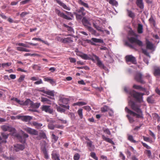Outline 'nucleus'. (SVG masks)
<instances>
[{
    "instance_id": "37",
    "label": "nucleus",
    "mask_w": 160,
    "mask_h": 160,
    "mask_svg": "<svg viewBox=\"0 0 160 160\" xmlns=\"http://www.w3.org/2000/svg\"><path fill=\"white\" fill-rule=\"evenodd\" d=\"M82 108L79 109L77 111V113L80 119H82L83 118L82 114Z\"/></svg>"
},
{
    "instance_id": "4",
    "label": "nucleus",
    "mask_w": 160,
    "mask_h": 160,
    "mask_svg": "<svg viewBox=\"0 0 160 160\" xmlns=\"http://www.w3.org/2000/svg\"><path fill=\"white\" fill-rule=\"evenodd\" d=\"M47 122H48V128L50 130H54L55 128H58L62 129L63 127L62 125L55 124V121L52 119H50L47 120Z\"/></svg>"
},
{
    "instance_id": "56",
    "label": "nucleus",
    "mask_w": 160,
    "mask_h": 160,
    "mask_svg": "<svg viewBox=\"0 0 160 160\" xmlns=\"http://www.w3.org/2000/svg\"><path fill=\"white\" fill-rule=\"evenodd\" d=\"M80 156L78 153L75 154L73 157V159L74 160H78L80 158Z\"/></svg>"
},
{
    "instance_id": "52",
    "label": "nucleus",
    "mask_w": 160,
    "mask_h": 160,
    "mask_svg": "<svg viewBox=\"0 0 160 160\" xmlns=\"http://www.w3.org/2000/svg\"><path fill=\"white\" fill-rule=\"evenodd\" d=\"M11 65V63L10 62H8L6 63H2V68H4L5 67H7L10 66Z\"/></svg>"
},
{
    "instance_id": "17",
    "label": "nucleus",
    "mask_w": 160,
    "mask_h": 160,
    "mask_svg": "<svg viewBox=\"0 0 160 160\" xmlns=\"http://www.w3.org/2000/svg\"><path fill=\"white\" fill-rule=\"evenodd\" d=\"M78 55L80 56L82 59L84 60L91 59L92 61H94V59L92 58V57H90V55H88L86 54L81 53H80L79 54H78Z\"/></svg>"
},
{
    "instance_id": "48",
    "label": "nucleus",
    "mask_w": 160,
    "mask_h": 160,
    "mask_svg": "<svg viewBox=\"0 0 160 160\" xmlns=\"http://www.w3.org/2000/svg\"><path fill=\"white\" fill-rule=\"evenodd\" d=\"M25 75H21L20 77L18 80V81L19 82H22L24 79Z\"/></svg>"
},
{
    "instance_id": "40",
    "label": "nucleus",
    "mask_w": 160,
    "mask_h": 160,
    "mask_svg": "<svg viewBox=\"0 0 160 160\" xmlns=\"http://www.w3.org/2000/svg\"><path fill=\"white\" fill-rule=\"evenodd\" d=\"M153 118L156 119L157 120V121L159 122L160 121V117L158 114L156 113H154L152 114Z\"/></svg>"
},
{
    "instance_id": "28",
    "label": "nucleus",
    "mask_w": 160,
    "mask_h": 160,
    "mask_svg": "<svg viewBox=\"0 0 160 160\" xmlns=\"http://www.w3.org/2000/svg\"><path fill=\"white\" fill-rule=\"evenodd\" d=\"M128 16L132 19H134L135 17V13L131 11L128 9L127 10Z\"/></svg>"
},
{
    "instance_id": "12",
    "label": "nucleus",
    "mask_w": 160,
    "mask_h": 160,
    "mask_svg": "<svg viewBox=\"0 0 160 160\" xmlns=\"http://www.w3.org/2000/svg\"><path fill=\"white\" fill-rule=\"evenodd\" d=\"M55 12L56 14L60 17H62L67 20H71V18L67 16L63 12H61L59 10L55 8Z\"/></svg>"
},
{
    "instance_id": "5",
    "label": "nucleus",
    "mask_w": 160,
    "mask_h": 160,
    "mask_svg": "<svg viewBox=\"0 0 160 160\" xmlns=\"http://www.w3.org/2000/svg\"><path fill=\"white\" fill-rule=\"evenodd\" d=\"M78 13H75L76 18L77 20H81L83 16L86 14V11L83 7H80L76 10Z\"/></svg>"
},
{
    "instance_id": "53",
    "label": "nucleus",
    "mask_w": 160,
    "mask_h": 160,
    "mask_svg": "<svg viewBox=\"0 0 160 160\" xmlns=\"http://www.w3.org/2000/svg\"><path fill=\"white\" fill-rule=\"evenodd\" d=\"M16 137H17L18 139H20V141L21 142H23L25 143V140L24 139L23 141L22 140H21L22 139V137L19 134H17L16 135Z\"/></svg>"
},
{
    "instance_id": "21",
    "label": "nucleus",
    "mask_w": 160,
    "mask_h": 160,
    "mask_svg": "<svg viewBox=\"0 0 160 160\" xmlns=\"http://www.w3.org/2000/svg\"><path fill=\"white\" fill-rule=\"evenodd\" d=\"M73 42V38L71 37H67L63 38L62 43H69Z\"/></svg>"
},
{
    "instance_id": "34",
    "label": "nucleus",
    "mask_w": 160,
    "mask_h": 160,
    "mask_svg": "<svg viewBox=\"0 0 160 160\" xmlns=\"http://www.w3.org/2000/svg\"><path fill=\"white\" fill-rule=\"evenodd\" d=\"M59 4L61 6H62L63 8H64L65 9L68 10H70V8H69L66 5H65L64 3L62 2L61 1L60 2H59Z\"/></svg>"
},
{
    "instance_id": "58",
    "label": "nucleus",
    "mask_w": 160,
    "mask_h": 160,
    "mask_svg": "<svg viewBox=\"0 0 160 160\" xmlns=\"http://www.w3.org/2000/svg\"><path fill=\"white\" fill-rule=\"evenodd\" d=\"M124 91L126 92L127 93L130 95V96L132 97V95L130 93V92L132 91H135L134 90H132L131 89L128 90V89L127 88H124Z\"/></svg>"
},
{
    "instance_id": "3",
    "label": "nucleus",
    "mask_w": 160,
    "mask_h": 160,
    "mask_svg": "<svg viewBox=\"0 0 160 160\" xmlns=\"http://www.w3.org/2000/svg\"><path fill=\"white\" fill-rule=\"evenodd\" d=\"M130 93L132 95V97L138 102H141L142 101V96L145 94L144 93H140L136 91H132Z\"/></svg>"
},
{
    "instance_id": "11",
    "label": "nucleus",
    "mask_w": 160,
    "mask_h": 160,
    "mask_svg": "<svg viewBox=\"0 0 160 160\" xmlns=\"http://www.w3.org/2000/svg\"><path fill=\"white\" fill-rule=\"evenodd\" d=\"M83 25L89 30H92V29L90 26L91 24L89 21L85 17H83L82 21Z\"/></svg>"
},
{
    "instance_id": "32",
    "label": "nucleus",
    "mask_w": 160,
    "mask_h": 160,
    "mask_svg": "<svg viewBox=\"0 0 160 160\" xmlns=\"http://www.w3.org/2000/svg\"><path fill=\"white\" fill-rule=\"evenodd\" d=\"M128 139L131 142L133 143H136L137 142L133 139L132 135L129 134L128 135Z\"/></svg>"
},
{
    "instance_id": "7",
    "label": "nucleus",
    "mask_w": 160,
    "mask_h": 160,
    "mask_svg": "<svg viewBox=\"0 0 160 160\" xmlns=\"http://www.w3.org/2000/svg\"><path fill=\"white\" fill-rule=\"evenodd\" d=\"M85 42L90 43L92 45L96 46L95 43H102L103 42V40L101 39H98L95 38H92L91 40L86 39L84 40Z\"/></svg>"
},
{
    "instance_id": "31",
    "label": "nucleus",
    "mask_w": 160,
    "mask_h": 160,
    "mask_svg": "<svg viewBox=\"0 0 160 160\" xmlns=\"http://www.w3.org/2000/svg\"><path fill=\"white\" fill-rule=\"evenodd\" d=\"M41 102H46V103L48 104H51V101L50 100L46 98L42 97L41 98Z\"/></svg>"
},
{
    "instance_id": "6",
    "label": "nucleus",
    "mask_w": 160,
    "mask_h": 160,
    "mask_svg": "<svg viewBox=\"0 0 160 160\" xmlns=\"http://www.w3.org/2000/svg\"><path fill=\"white\" fill-rule=\"evenodd\" d=\"M134 78L138 82L142 84H145L146 82L143 80L142 75L140 72H138L135 75Z\"/></svg>"
},
{
    "instance_id": "47",
    "label": "nucleus",
    "mask_w": 160,
    "mask_h": 160,
    "mask_svg": "<svg viewBox=\"0 0 160 160\" xmlns=\"http://www.w3.org/2000/svg\"><path fill=\"white\" fill-rule=\"evenodd\" d=\"M154 74L155 75H160V69L157 68L155 69Z\"/></svg>"
},
{
    "instance_id": "1",
    "label": "nucleus",
    "mask_w": 160,
    "mask_h": 160,
    "mask_svg": "<svg viewBox=\"0 0 160 160\" xmlns=\"http://www.w3.org/2000/svg\"><path fill=\"white\" fill-rule=\"evenodd\" d=\"M129 106L135 112L129 109L127 107L125 108V110L126 112L133 117H135L136 118L144 119L143 112L140 108L141 105L138 104L136 102L130 100L128 102Z\"/></svg>"
},
{
    "instance_id": "36",
    "label": "nucleus",
    "mask_w": 160,
    "mask_h": 160,
    "mask_svg": "<svg viewBox=\"0 0 160 160\" xmlns=\"http://www.w3.org/2000/svg\"><path fill=\"white\" fill-rule=\"evenodd\" d=\"M138 32L139 33H142L143 32V27L142 25L140 24H138Z\"/></svg>"
},
{
    "instance_id": "45",
    "label": "nucleus",
    "mask_w": 160,
    "mask_h": 160,
    "mask_svg": "<svg viewBox=\"0 0 160 160\" xmlns=\"http://www.w3.org/2000/svg\"><path fill=\"white\" fill-rule=\"evenodd\" d=\"M109 3L113 6H117L118 5V3L115 0H110Z\"/></svg>"
},
{
    "instance_id": "64",
    "label": "nucleus",
    "mask_w": 160,
    "mask_h": 160,
    "mask_svg": "<svg viewBox=\"0 0 160 160\" xmlns=\"http://www.w3.org/2000/svg\"><path fill=\"white\" fill-rule=\"evenodd\" d=\"M52 138L55 141H57L58 138V136H56L53 134H52Z\"/></svg>"
},
{
    "instance_id": "54",
    "label": "nucleus",
    "mask_w": 160,
    "mask_h": 160,
    "mask_svg": "<svg viewBox=\"0 0 160 160\" xmlns=\"http://www.w3.org/2000/svg\"><path fill=\"white\" fill-rule=\"evenodd\" d=\"M142 52L145 55H146L147 56L150 57V55L149 53L147 52V50L145 49H144L143 48L142 49Z\"/></svg>"
},
{
    "instance_id": "39",
    "label": "nucleus",
    "mask_w": 160,
    "mask_h": 160,
    "mask_svg": "<svg viewBox=\"0 0 160 160\" xmlns=\"http://www.w3.org/2000/svg\"><path fill=\"white\" fill-rule=\"evenodd\" d=\"M32 103V101H31L29 99H27L24 101V105H30L31 106V104Z\"/></svg>"
},
{
    "instance_id": "63",
    "label": "nucleus",
    "mask_w": 160,
    "mask_h": 160,
    "mask_svg": "<svg viewBox=\"0 0 160 160\" xmlns=\"http://www.w3.org/2000/svg\"><path fill=\"white\" fill-rule=\"evenodd\" d=\"M29 14V12H23L20 14V16L22 18L24 17L26 15Z\"/></svg>"
},
{
    "instance_id": "50",
    "label": "nucleus",
    "mask_w": 160,
    "mask_h": 160,
    "mask_svg": "<svg viewBox=\"0 0 160 160\" xmlns=\"http://www.w3.org/2000/svg\"><path fill=\"white\" fill-rule=\"evenodd\" d=\"M149 21L150 23H152L155 26V21L153 18L151 16L149 19Z\"/></svg>"
},
{
    "instance_id": "35",
    "label": "nucleus",
    "mask_w": 160,
    "mask_h": 160,
    "mask_svg": "<svg viewBox=\"0 0 160 160\" xmlns=\"http://www.w3.org/2000/svg\"><path fill=\"white\" fill-rule=\"evenodd\" d=\"M60 101L63 104H67L69 101L68 99L64 98H61L60 99Z\"/></svg>"
},
{
    "instance_id": "27",
    "label": "nucleus",
    "mask_w": 160,
    "mask_h": 160,
    "mask_svg": "<svg viewBox=\"0 0 160 160\" xmlns=\"http://www.w3.org/2000/svg\"><path fill=\"white\" fill-rule=\"evenodd\" d=\"M146 48L147 49L152 50L153 48V44L148 40L146 41Z\"/></svg>"
},
{
    "instance_id": "61",
    "label": "nucleus",
    "mask_w": 160,
    "mask_h": 160,
    "mask_svg": "<svg viewBox=\"0 0 160 160\" xmlns=\"http://www.w3.org/2000/svg\"><path fill=\"white\" fill-rule=\"evenodd\" d=\"M141 143L142 144L143 146L145 147L147 149H149L151 148L148 146L146 143H144L142 142H141Z\"/></svg>"
},
{
    "instance_id": "44",
    "label": "nucleus",
    "mask_w": 160,
    "mask_h": 160,
    "mask_svg": "<svg viewBox=\"0 0 160 160\" xmlns=\"http://www.w3.org/2000/svg\"><path fill=\"white\" fill-rule=\"evenodd\" d=\"M16 46H19L29 48V46L27 44L23 43H16Z\"/></svg>"
},
{
    "instance_id": "41",
    "label": "nucleus",
    "mask_w": 160,
    "mask_h": 160,
    "mask_svg": "<svg viewBox=\"0 0 160 160\" xmlns=\"http://www.w3.org/2000/svg\"><path fill=\"white\" fill-rule=\"evenodd\" d=\"M40 104L39 103H34L32 102V103L31 104V107L33 108H38L40 106Z\"/></svg>"
},
{
    "instance_id": "24",
    "label": "nucleus",
    "mask_w": 160,
    "mask_h": 160,
    "mask_svg": "<svg viewBox=\"0 0 160 160\" xmlns=\"http://www.w3.org/2000/svg\"><path fill=\"white\" fill-rule=\"evenodd\" d=\"M132 88L135 89L142 91H145L146 90L145 88L142 87L140 85H137L136 84H134L132 86Z\"/></svg>"
},
{
    "instance_id": "23",
    "label": "nucleus",
    "mask_w": 160,
    "mask_h": 160,
    "mask_svg": "<svg viewBox=\"0 0 160 160\" xmlns=\"http://www.w3.org/2000/svg\"><path fill=\"white\" fill-rule=\"evenodd\" d=\"M136 4L137 6L141 9L144 8V4L143 0H136Z\"/></svg>"
},
{
    "instance_id": "33",
    "label": "nucleus",
    "mask_w": 160,
    "mask_h": 160,
    "mask_svg": "<svg viewBox=\"0 0 160 160\" xmlns=\"http://www.w3.org/2000/svg\"><path fill=\"white\" fill-rule=\"evenodd\" d=\"M110 110L111 111V109H109V107L105 105L103 107L101 108V110L102 112H105L108 111V110Z\"/></svg>"
},
{
    "instance_id": "49",
    "label": "nucleus",
    "mask_w": 160,
    "mask_h": 160,
    "mask_svg": "<svg viewBox=\"0 0 160 160\" xmlns=\"http://www.w3.org/2000/svg\"><path fill=\"white\" fill-rule=\"evenodd\" d=\"M130 115H126L127 117L128 118V120H129V122L132 123L134 121V120L133 119V118L131 117Z\"/></svg>"
},
{
    "instance_id": "14",
    "label": "nucleus",
    "mask_w": 160,
    "mask_h": 160,
    "mask_svg": "<svg viewBox=\"0 0 160 160\" xmlns=\"http://www.w3.org/2000/svg\"><path fill=\"white\" fill-rule=\"evenodd\" d=\"M30 79L32 81H36L34 83L35 85H39L43 83L42 80L41 79L39 78L37 76L32 77Z\"/></svg>"
},
{
    "instance_id": "15",
    "label": "nucleus",
    "mask_w": 160,
    "mask_h": 160,
    "mask_svg": "<svg viewBox=\"0 0 160 160\" xmlns=\"http://www.w3.org/2000/svg\"><path fill=\"white\" fill-rule=\"evenodd\" d=\"M24 129L27 132L31 134L34 135H37L38 134V132L37 131L30 128H24Z\"/></svg>"
},
{
    "instance_id": "22",
    "label": "nucleus",
    "mask_w": 160,
    "mask_h": 160,
    "mask_svg": "<svg viewBox=\"0 0 160 160\" xmlns=\"http://www.w3.org/2000/svg\"><path fill=\"white\" fill-rule=\"evenodd\" d=\"M41 92L52 97H54V92L53 91H50L49 90H41Z\"/></svg>"
},
{
    "instance_id": "26",
    "label": "nucleus",
    "mask_w": 160,
    "mask_h": 160,
    "mask_svg": "<svg viewBox=\"0 0 160 160\" xmlns=\"http://www.w3.org/2000/svg\"><path fill=\"white\" fill-rule=\"evenodd\" d=\"M102 138L103 140L105 141L112 144V145H114V142L112 141V139L107 138L104 135H102Z\"/></svg>"
},
{
    "instance_id": "57",
    "label": "nucleus",
    "mask_w": 160,
    "mask_h": 160,
    "mask_svg": "<svg viewBox=\"0 0 160 160\" xmlns=\"http://www.w3.org/2000/svg\"><path fill=\"white\" fill-rule=\"evenodd\" d=\"M103 131L106 134L108 135H110L111 134V133L108 128H105L103 129Z\"/></svg>"
},
{
    "instance_id": "60",
    "label": "nucleus",
    "mask_w": 160,
    "mask_h": 160,
    "mask_svg": "<svg viewBox=\"0 0 160 160\" xmlns=\"http://www.w3.org/2000/svg\"><path fill=\"white\" fill-rule=\"evenodd\" d=\"M145 152L147 155L150 158L151 156V152L150 150H146Z\"/></svg>"
},
{
    "instance_id": "2",
    "label": "nucleus",
    "mask_w": 160,
    "mask_h": 160,
    "mask_svg": "<svg viewBox=\"0 0 160 160\" xmlns=\"http://www.w3.org/2000/svg\"><path fill=\"white\" fill-rule=\"evenodd\" d=\"M128 40L130 43L126 42V44L131 49H136L137 45L140 47L143 46L142 41L138 40L137 38L131 37L128 38Z\"/></svg>"
},
{
    "instance_id": "13",
    "label": "nucleus",
    "mask_w": 160,
    "mask_h": 160,
    "mask_svg": "<svg viewBox=\"0 0 160 160\" xmlns=\"http://www.w3.org/2000/svg\"><path fill=\"white\" fill-rule=\"evenodd\" d=\"M18 119H21L22 121L25 122H28L32 119V117L29 116H21L18 115L16 116Z\"/></svg>"
},
{
    "instance_id": "51",
    "label": "nucleus",
    "mask_w": 160,
    "mask_h": 160,
    "mask_svg": "<svg viewBox=\"0 0 160 160\" xmlns=\"http://www.w3.org/2000/svg\"><path fill=\"white\" fill-rule=\"evenodd\" d=\"M91 156L95 160H98V157L96 156L94 152H91L90 153Z\"/></svg>"
},
{
    "instance_id": "10",
    "label": "nucleus",
    "mask_w": 160,
    "mask_h": 160,
    "mask_svg": "<svg viewBox=\"0 0 160 160\" xmlns=\"http://www.w3.org/2000/svg\"><path fill=\"white\" fill-rule=\"evenodd\" d=\"M1 128L4 131H9L11 132H15V129L12 127L7 125H4L1 127Z\"/></svg>"
},
{
    "instance_id": "20",
    "label": "nucleus",
    "mask_w": 160,
    "mask_h": 160,
    "mask_svg": "<svg viewBox=\"0 0 160 160\" xmlns=\"http://www.w3.org/2000/svg\"><path fill=\"white\" fill-rule=\"evenodd\" d=\"M52 160H60L59 154L56 151H53L51 154Z\"/></svg>"
},
{
    "instance_id": "62",
    "label": "nucleus",
    "mask_w": 160,
    "mask_h": 160,
    "mask_svg": "<svg viewBox=\"0 0 160 160\" xmlns=\"http://www.w3.org/2000/svg\"><path fill=\"white\" fill-rule=\"evenodd\" d=\"M119 156L122 160H125V157L124 155L122 153V152H119Z\"/></svg>"
},
{
    "instance_id": "59",
    "label": "nucleus",
    "mask_w": 160,
    "mask_h": 160,
    "mask_svg": "<svg viewBox=\"0 0 160 160\" xmlns=\"http://www.w3.org/2000/svg\"><path fill=\"white\" fill-rule=\"evenodd\" d=\"M57 109V111L60 112H64L65 111V109L59 107H58Z\"/></svg>"
},
{
    "instance_id": "43",
    "label": "nucleus",
    "mask_w": 160,
    "mask_h": 160,
    "mask_svg": "<svg viewBox=\"0 0 160 160\" xmlns=\"http://www.w3.org/2000/svg\"><path fill=\"white\" fill-rule=\"evenodd\" d=\"M147 102L150 103H154L155 100L153 99L152 96L148 97L147 98Z\"/></svg>"
},
{
    "instance_id": "38",
    "label": "nucleus",
    "mask_w": 160,
    "mask_h": 160,
    "mask_svg": "<svg viewBox=\"0 0 160 160\" xmlns=\"http://www.w3.org/2000/svg\"><path fill=\"white\" fill-rule=\"evenodd\" d=\"M78 2L79 4L85 7L88 8L89 7L88 4L83 2L82 0H78Z\"/></svg>"
},
{
    "instance_id": "9",
    "label": "nucleus",
    "mask_w": 160,
    "mask_h": 160,
    "mask_svg": "<svg viewBox=\"0 0 160 160\" xmlns=\"http://www.w3.org/2000/svg\"><path fill=\"white\" fill-rule=\"evenodd\" d=\"M125 60L126 62H130L133 64L137 63V60L136 58L132 55H127L125 57Z\"/></svg>"
},
{
    "instance_id": "30",
    "label": "nucleus",
    "mask_w": 160,
    "mask_h": 160,
    "mask_svg": "<svg viewBox=\"0 0 160 160\" xmlns=\"http://www.w3.org/2000/svg\"><path fill=\"white\" fill-rule=\"evenodd\" d=\"M87 103L86 102H78L76 103H74L72 104L73 106H75L76 105H78L79 106H82L87 105Z\"/></svg>"
},
{
    "instance_id": "55",
    "label": "nucleus",
    "mask_w": 160,
    "mask_h": 160,
    "mask_svg": "<svg viewBox=\"0 0 160 160\" xmlns=\"http://www.w3.org/2000/svg\"><path fill=\"white\" fill-rule=\"evenodd\" d=\"M32 40H37V41H40L42 43H44L45 44H47L46 42H45V41H44L43 40H42L40 38H33L32 39Z\"/></svg>"
},
{
    "instance_id": "46",
    "label": "nucleus",
    "mask_w": 160,
    "mask_h": 160,
    "mask_svg": "<svg viewBox=\"0 0 160 160\" xmlns=\"http://www.w3.org/2000/svg\"><path fill=\"white\" fill-rule=\"evenodd\" d=\"M93 26L98 31L103 32V31L102 30L101 27L96 25L95 23H93Z\"/></svg>"
},
{
    "instance_id": "25",
    "label": "nucleus",
    "mask_w": 160,
    "mask_h": 160,
    "mask_svg": "<svg viewBox=\"0 0 160 160\" xmlns=\"http://www.w3.org/2000/svg\"><path fill=\"white\" fill-rule=\"evenodd\" d=\"M43 78L44 81L49 82L52 85H53L55 83V81L54 80V79H53L51 78H50L44 77Z\"/></svg>"
},
{
    "instance_id": "29",
    "label": "nucleus",
    "mask_w": 160,
    "mask_h": 160,
    "mask_svg": "<svg viewBox=\"0 0 160 160\" xmlns=\"http://www.w3.org/2000/svg\"><path fill=\"white\" fill-rule=\"evenodd\" d=\"M32 126H33L35 128L38 129L40 128L42 126V124L40 123H38L36 122L33 121L32 123Z\"/></svg>"
},
{
    "instance_id": "19",
    "label": "nucleus",
    "mask_w": 160,
    "mask_h": 160,
    "mask_svg": "<svg viewBox=\"0 0 160 160\" xmlns=\"http://www.w3.org/2000/svg\"><path fill=\"white\" fill-rule=\"evenodd\" d=\"M42 110L50 114H52L53 112V110L50 108V106H49L43 105L42 107Z\"/></svg>"
},
{
    "instance_id": "18",
    "label": "nucleus",
    "mask_w": 160,
    "mask_h": 160,
    "mask_svg": "<svg viewBox=\"0 0 160 160\" xmlns=\"http://www.w3.org/2000/svg\"><path fill=\"white\" fill-rule=\"evenodd\" d=\"M25 148L24 145L20 144H17L14 145V150L16 152L23 150Z\"/></svg>"
},
{
    "instance_id": "42",
    "label": "nucleus",
    "mask_w": 160,
    "mask_h": 160,
    "mask_svg": "<svg viewBox=\"0 0 160 160\" xmlns=\"http://www.w3.org/2000/svg\"><path fill=\"white\" fill-rule=\"evenodd\" d=\"M104 57L105 58L104 60L105 61L108 62H111V60H112V58L109 55H108L107 56L105 55Z\"/></svg>"
},
{
    "instance_id": "8",
    "label": "nucleus",
    "mask_w": 160,
    "mask_h": 160,
    "mask_svg": "<svg viewBox=\"0 0 160 160\" xmlns=\"http://www.w3.org/2000/svg\"><path fill=\"white\" fill-rule=\"evenodd\" d=\"M92 56L94 57L95 59L97 61V65L101 69H102L106 70V69H107V68L104 66L102 61L100 59L99 57L94 54H93Z\"/></svg>"
},
{
    "instance_id": "16",
    "label": "nucleus",
    "mask_w": 160,
    "mask_h": 160,
    "mask_svg": "<svg viewBox=\"0 0 160 160\" xmlns=\"http://www.w3.org/2000/svg\"><path fill=\"white\" fill-rule=\"evenodd\" d=\"M1 136L0 135V143H6V139L8 136V134H6L5 132H1Z\"/></svg>"
}]
</instances>
